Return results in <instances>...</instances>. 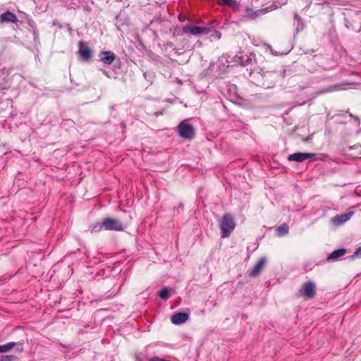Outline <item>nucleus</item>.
<instances>
[{"label": "nucleus", "instance_id": "obj_23", "mask_svg": "<svg viewBox=\"0 0 361 361\" xmlns=\"http://www.w3.org/2000/svg\"><path fill=\"white\" fill-rule=\"evenodd\" d=\"M276 231L279 236L285 235L288 233V227L286 224L281 225L276 228Z\"/></svg>", "mask_w": 361, "mask_h": 361}, {"label": "nucleus", "instance_id": "obj_24", "mask_svg": "<svg viewBox=\"0 0 361 361\" xmlns=\"http://www.w3.org/2000/svg\"><path fill=\"white\" fill-rule=\"evenodd\" d=\"M159 296L161 299L165 300L169 299L170 294H169V290L168 289V288H163L162 289H161L159 292Z\"/></svg>", "mask_w": 361, "mask_h": 361}, {"label": "nucleus", "instance_id": "obj_29", "mask_svg": "<svg viewBox=\"0 0 361 361\" xmlns=\"http://www.w3.org/2000/svg\"><path fill=\"white\" fill-rule=\"evenodd\" d=\"M34 35H35V37H34V40L35 42H36V40H39V36H38V34L37 32V31H35L34 32Z\"/></svg>", "mask_w": 361, "mask_h": 361}, {"label": "nucleus", "instance_id": "obj_7", "mask_svg": "<svg viewBox=\"0 0 361 361\" xmlns=\"http://www.w3.org/2000/svg\"><path fill=\"white\" fill-rule=\"evenodd\" d=\"M315 157V154L309 152H295L288 155V160L290 161L302 162L306 159Z\"/></svg>", "mask_w": 361, "mask_h": 361}, {"label": "nucleus", "instance_id": "obj_13", "mask_svg": "<svg viewBox=\"0 0 361 361\" xmlns=\"http://www.w3.org/2000/svg\"><path fill=\"white\" fill-rule=\"evenodd\" d=\"M267 263L266 257H261L257 263L253 267V268L250 270L249 275L252 277L257 276L264 269L265 264Z\"/></svg>", "mask_w": 361, "mask_h": 361}, {"label": "nucleus", "instance_id": "obj_9", "mask_svg": "<svg viewBox=\"0 0 361 361\" xmlns=\"http://www.w3.org/2000/svg\"><path fill=\"white\" fill-rule=\"evenodd\" d=\"M204 39H209L211 42L219 39L221 33L211 25L204 26Z\"/></svg>", "mask_w": 361, "mask_h": 361}, {"label": "nucleus", "instance_id": "obj_30", "mask_svg": "<svg viewBox=\"0 0 361 361\" xmlns=\"http://www.w3.org/2000/svg\"><path fill=\"white\" fill-rule=\"evenodd\" d=\"M102 73L106 76L109 77V75H108L107 72L105 70H102Z\"/></svg>", "mask_w": 361, "mask_h": 361}, {"label": "nucleus", "instance_id": "obj_20", "mask_svg": "<svg viewBox=\"0 0 361 361\" xmlns=\"http://www.w3.org/2000/svg\"><path fill=\"white\" fill-rule=\"evenodd\" d=\"M294 18L295 20V26L296 32H298L300 31H302L305 27V25L301 17L298 14L295 13L294 16Z\"/></svg>", "mask_w": 361, "mask_h": 361}, {"label": "nucleus", "instance_id": "obj_19", "mask_svg": "<svg viewBox=\"0 0 361 361\" xmlns=\"http://www.w3.org/2000/svg\"><path fill=\"white\" fill-rule=\"evenodd\" d=\"M346 250L344 248L338 249L336 250L333 251L327 257V261H334L338 258L343 256L345 253Z\"/></svg>", "mask_w": 361, "mask_h": 361}, {"label": "nucleus", "instance_id": "obj_2", "mask_svg": "<svg viewBox=\"0 0 361 361\" xmlns=\"http://www.w3.org/2000/svg\"><path fill=\"white\" fill-rule=\"evenodd\" d=\"M235 224L233 218L231 214H225L220 224L221 238H228L233 230L235 228Z\"/></svg>", "mask_w": 361, "mask_h": 361}, {"label": "nucleus", "instance_id": "obj_6", "mask_svg": "<svg viewBox=\"0 0 361 361\" xmlns=\"http://www.w3.org/2000/svg\"><path fill=\"white\" fill-rule=\"evenodd\" d=\"M301 295L307 298H312L316 293V286L312 281L304 283L300 289Z\"/></svg>", "mask_w": 361, "mask_h": 361}, {"label": "nucleus", "instance_id": "obj_15", "mask_svg": "<svg viewBox=\"0 0 361 361\" xmlns=\"http://www.w3.org/2000/svg\"><path fill=\"white\" fill-rule=\"evenodd\" d=\"M189 314L185 312H176L171 318V321L173 324H181L188 321Z\"/></svg>", "mask_w": 361, "mask_h": 361}, {"label": "nucleus", "instance_id": "obj_5", "mask_svg": "<svg viewBox=\"0 0 361 361\" xmlns=\"http://www.w3.org/2000/svg\"><path fill=\"white\" fill-rule=\"evenodd\" d=\"M103 226L106 231H122L124 230L123 224L119 220L110 217L103 219Z\"/></svg>", "mask_w": 361, "mask_h": 361}, {"label": "nucleus", "instance_id": "obj_18", "mask_svg": "<svg viewBox=\"0 0 361 361\" xmlns=\"http://www.w3.org/2000/svg\"><path fill=\"white\" fill-rule=\"evenodd\" d=\"M254 56H255L248 55L246 54H243L240 53V55L238 56V60L240 65L243 66H247L248 64H250L251 66H253V61H255L253 59Z\"/></svg>", "mask_w": 361, "mask_h": 361}, {"label": "nucleus", "instance_id": "obj_27", "mask_svg": "<svg viewBox=\"0 0 361 361\" xmlns=\"http://www.w3.org/2000/svg\"><path fill=\"white\" fill-rule=\"evenodd\" d=\"M361 257V247L356 249V250L354 252L353 255L351 256L352 259H354L355 257Z\"/></svg>", "mask_w": 361, "mask_h": 361}, {"label": "nucleus", "instance_id": "obj_17", "mask_svg": "<svg viewBox=\"0 0 361 361\" xmlns=\"http://www.w3.org/2000/svg\"><path fill=\"white\" fill-rule=\"evenodd\" d=\"M8 77V73L6 69L0 71V88L7 89L9 87L10 79Z\"/></svg>", "mask_w": 361, "mask_h": 361}, {"label": "nucleus", "instance_id": "obj_22", "mask_svg": "<svg viewBox=\"0 0 361 361\" xmlns=\"http://www.w3.org/2000/svg\"><path fill=\"white\" fill-rule=\"evenodd\" d=\"M102 228H104V226H103V221L102 222H97L96 224L92 225L90 226V231L91 233H99L100 232Z\"/></svg>", "mask_w": 361, "mask_h": 361}, {"label": "nucleus", "instance_id": "obj_26", "mask_svg": "<svg viewBox=\"0 0 361 361\" xmlns=\"http://www.w3.org/2000/svg\"><path fill=\"white\" fill-rule=\"evenodd\" d=\"M244 13L245 16L250 17L252 18H255V12L251 8H246L244 11Z\"/></svg>", "mask_w": 361, "mask_h": 361}, {"label": "nucleus", "instance_id": "obj_12", "mask_svg": "<svg viewBox=\"0 0 361 361\" xmlns=\"http://www.w3.org/2000/svg\"><path fill=\"white\" fill-rule=\"evenodd\" d=\"M16 347V351L22 352L23 350L22 342H9L6 344L0 345V353H6Z\"/></svg>", "mask_w": 361, "mask_h": 361}, {"label": "nucleus", "instance_id": "obj_14", "mask_svg": "<svg viewBox=\"0 0 361 361\" xmlns=\"http://www.w3.org/2000/svg\"><path fill=\"white\" fill-rule=\"evenodd\" d=\"M100 61L106 65H111L116 58V55L111 51H102L99 54Z\"/></svg>", "mask_w": 361, "mask_h": 361}, {"label": "nucleus", "instance_id": "obj_28", "mask_svg": "<svg viewBox=\"0 0 361 361\" xmlns=\"http://www.w3.org/2000/svg\"><path fill=\"white\" fill-rule=\"evenodd\" d=\"M338 90L337 86H331L328 88V90H326V92H331V91H334V90Z\"/></svg>", "mask_w": 361, "mask_h": 361}, {"label": "nucleus", "instance_id": "obj_25", "mask_svg": "<svg viewBox=\"0 0 361 361\" xmlns=\"http://www.w3.org/2000/svg\"><path fill=\"white\" fill-rule=\"evenodd\" d=\"M16 357L15 355H1L0 356V361H15Z\"/></svg>", "mask_w": 361, "mask_h": 361}, {"label": "nucleus", "instance_id": "obj_3", "mask_svg": "<svg viewBox=\"0 0 361 361\" xmlns=\"http://www.w3.org/2000/svg\"><path fill=\"white\" fill-rule=\"evenodd\" d=\"M178 135L184 139L192 140L195 136V129L188 121H182L177 127Z\"/></svg>", "mask_w": 361, "mask_h": 361}, {"label": "nucleus", "instance_id": "obj_10", "mask_svg": "<svg viewBox=\"0 0 361 361\" xmlns=\"http://www.w3.org/2000/svg\"><path fill=\"white\" fill-rule=\"evenodd\" d=\"M78 54L84 61L89 60L92 56V49L83 42L79 43Z\"/></svg>", "mask_w": 361, "mask_h": 361}, {"label": "nucleus", "instance_id": "obj_4", "mask_svg": "<svg viewBox=\"0 0 361 361\" xmlns=\"http://www.w3.org/2000/svg\"><path fill=\"white\" fill-rule=\"evenodd\" d=\"M264 72L262 69L257 66H251L249 71V76L250 81L255 84L257 86H262V85H265L264 83V78H263Z\"/></svg>", "mask_w": 361, "mask_h": 361}, {"label": "nucleus", "instance_id": "obj_21", "mask_svg": "<svg viewBox=\"0 0 361 361\" xmlns=\"http://www.w3.org/2000/svg\"><path fill=\"white\" fill-rule=\"evenodd\" d=\"M217 2L221 5H226L233 9L238 7L239 4L236 0H217Z\"/></svg>", "mask_w": 361, "mask_h": 361}, {"label": "nucleus", "instance_id": "obj_11", "mask_svg": "<svg viewBox=\"0 0 361 361\" xmlns=\"http://www.w3.org/2000/svg\"><path fill=\"white\" fill-rule=\"evenodd\" d=\"M18 19L12 12L6 11L0 15V24L4 23H17Z\"/></svg>", "mask_w": 361, "mask_h": 361}, {"label": "nucleus", "instance_id": "obj_1", "mask_svg": "<svg viewBox=\"0 0 361 361\" xmlns=\"http://www.w3.org/2000/svg\"><path fill=\"white\" fill-rule=\"evenodd\" d=\"M286 75V70L279 71H267L264 73V83L267 85H262L265 88H270L274 86L280 78H283Z\"/></svg>", "mask_w": 361, "mask_h": 361}, {"label": "nucleus", "instance_id": "obj_16", "mask_svg": "<svg viewBox=\"0 0 361 361\" xmlns=\"http://www.w3.org/2000/svg\"><path fill=\"white\" fill-rule=\"evenodd\" d=\"M203 32V27L199 26H194L191 24H188L183 27L182 32L183 34H190L196 35Z\"/></svg>", "mask_w": 361, "mask_h": 361}, {"label": "nucleus", "instance_id": "obj_8", "mask_svg": "<svg viewBox=\"0 0 361 361\" xmlns=\"http://www.w3.org/2000/svg\"><path fill=\"white\" fill-rule=\"evenodd\" d=\"M353 214V212H349L347 213L336 215L331 219V222L334 226L336 227L340 226L350 220Z\"/></svg>", "mask_w": 361, "mask_h": 361}]
</instances>
